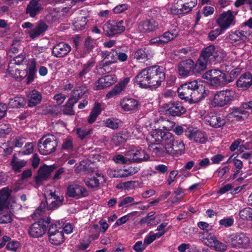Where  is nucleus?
<instances>
[{"label":"nucleus","mask_w":252,"mask_h":252,"mask_svg":"<svg viewBox=\"0 0 252 252\" xmlns=\"http://www.w3.org/2000/svg\"><path fill=\"white\" fill-rule=\"evenodd\" d=\"M189 129V127H183L181 126H177L173 128V131L178 135H184L188 138V135L186 134V132L188 131Z\"/></svg>","instance_id":"nucleus-57"},{"label":"nucleus","mask_w":252,"mask_h":252,"mask_svg":"<svg viewBox=\"0 0 252 252\" xmlns=\"http://www.w3.org/2000/svg\"><path fill=\"white\" fill-rule=\"evenodd\" d=\"M220 52L216 50V47L214 45H209L206 48H203L200 53V55L204 59H206L209 63H216L219 62L221 58L220 55Z\"/></svg>","instance_id":"nucleus-14"},{"label":"nucleus","mask_w":252,"mask_h":252,"mask_svg":"<svg viewBox=\"0 0 252 252\" xmlns=\"http://www.w3.org/2000/svg\"><path fill=\"white\" fill-rule=\"evenodd\" d=\"M42 98L41 93L34 89L31 91L28 95V105L33 107L40 103Z\"/></svg>","instance_id":"nucleus-32"},{"label":"nucleus","mask_w":252,"mask_h":252,"mask_svg":"<svg viewBox=\"0 0 252 252\" xmlns=\"http://www.w3.org/2000/svg\"><path fill=\"white\" fill-rule=\"evenodd\" d=\"M73 143L70 137H68L63 140L62 145V150L69 152L73 150Z\"/></svg>","instance_id":"nucleus-51"},{"label":"nucleus","mask_w":252,"mask_h":252,"mask_svg":"<svg viewBox=\"0 0 252 252\" xmlns=\"http://www.w3.org/2000/svg\"><path fill=\"white\" fill-rule=\"evenodd\" d=\"M128 9V5L126 3L121 4L115 6L113 11L115 14H119L123 12Z\"/></svg>","instance_id":"nucleus-63"},{"label":"nucleus","mask_w":252,"mask_h":252,"mask_svg":"<svg viewBox=\"0 0 252 252\" xmlns=\"http://www.w3.org/2000/svg\"><path fill=\"white\" fill-rule=\"evenodd\" d=\"M207 121L211 126L215 128L221 127L226 123V120L224 117L216 114H212V116H209Z\"/></svg>","instance_id":"nucleus-34"},{"label":"nucleus","mask_w":252,"mask_h":252,"mask_svg":"<svg viewBox=\"0 0 252 252\" xmlns=\"http://www.w3.org/2000/svg\"><path fill=\"white\" fill-rule=\"evenodd\" d=\"M113 63L110 60H102L96 66L95 69L97 70V71L100 70L102 73L107 72L109 69L108 67Z\"/></svg>","instance_id":"nucleus-48"},{"label":"nucleus","mask_w":252,"mask_h":252,"mask_svg":"<svg viewBox=\"0 0 252 252\" xmlns=\"http://www.w3.org/2000/svg\"><path fill=\"white\" fill-rule=\"evenodd\" d=\"M11 191L8 188H3L0 190V210L8 207V200L11 195Z\"/></svg>","instance_id":"nucleus-37"},{"label":"nucleus","mask_w":252,"mask_h":252,"mask_svg":"<svg viewBox=\"0 0 252 252\" xmlns=\"http://www.w3.org/2000/svg\"><path fill=\"white\" fill-rule=\"evenodd\" d=\"M95 176L88 178L85 180V184L89 188L94 189L99 187L100 179L98 178L103 179V176L98 173L95 174Z\"/></svg>","instance_id":"nucleus-40"},{"label":"nucleus","mask_w":252,"mask_h":252,"mask_svg":"<svg viewBox=\"0 0 252 252\" xmlns=\"http://www.w3.org/2000/svg\"><path fill=\"white\" fill-rule=\"evenodd\" d=\"M48 236L50 242L54 245H60L64 241V233L56 228L55 223L52 220L48 229Z\"/></svg>","instance_id":"nucleus-12"},{"label":"nucleus","mask_w":252,"mask_h":252,"mask_svg":"<svg viewBox=\"0 0 252 252\" xmlns=\"http://www.w3.org/2000/svg\"><path fill=\"white\" fill-rule=\"evenodd\" d=\"M66 194L67 196L75 199H80L88 195L86 189L77 184L69 185L67 187Z\"/></svg>","instance_id":"nucleus-16"},{"label":"nucleus","mask_w":252,"mask_h":252,"mask_svg":"<svg viewBox=\"0 0 252 252\" xmlns=\"http://www.w3.org/2000/svg\"><path fill=\"white\" fill-rule=\"evenodd\" d=\"M19 246V243L16 241H9L6 247L7 250L15 252L18 249Z\"/></svg>","instance_id":"nucleus-60"},{"label":"nucleus","mask_w":252,"mask_h":252,"mask_svg":"<svg viewBox=\"0 0 252 252\" xmlns=\"http://www.w3.org/2000/svg\"><path fill=\"white\" fill-rule=\"evenodd\" d=\"M235 92L232 89L217 92L214 95L212 103L215 107L229 105L235 100Z\"/></svg>","instance_id":"nucleus-5"},{"label":"nucleus","mask_w":252,"mask_h":252,"mask_svg":"<svg viewBox=\"0 0 252 252\" xmlns=\"http://www.w3.org/2000/svg\"><path fill=\"white\" fill-rule=\"evenodd\" d=\"M132 155L133 157L131 160L135 163H140L142 161H147L150 158L149 156L144 150L141 149H136Z\"/></svg>","instance_id":"nucleus-39"},{"label":"nucleus","mask_w":252,"mask_h":252,"mask_svg":"<svg viewBox=\"0 0 252 252\" xmlns=\"http://www.w3.org/2000/svg\"><path fill=\"white\" fill-rule=\"evenodd\" d=\"M26 102L25 98L22 96H15L9 99L8 106L11 108L23 107Z\"/></svg>","instance_id":"nucleus-42"},{"label":"nucleus","mask_w":252,"mask_h":252,"mask_svg":"<svg viewBox=\"0 0 252 252\" xmlns=\"http://www.w3.org/2000/svg\"><path fill=\"white\" fill-rule=\"evenodd\" d=\"M48 29L47 24L44 21L40 20L36 23L33 29L29 31L28 33L31 38L34 39L43 34Z\"/></svg>","instance_id":"nucleus-23"},{"label":"nucleus","mask_w":252,"mask_h":252,"mask_svg":"<svg viewBox=\"0 0 252 252\" xmlns=\"http://www.w3.org/2000/svg\"><path fill=\"white\" fill-rule=\"evenodd\" d=\"M123 24V20L118 22L114 20L108 21L103 26L104 34L110 37L122 33L126 30Z\"/></svg>","instance_id":"nucleus-7"},{"label":"nucleus","mask_w":252,"mask_h":252,"mask_svg":"<svg viewBox=\"0 0 252 252\" xmlns=\"http://www.w3.org/2000/svg\"><path fill=\"white\" fill-rule=\"evenodd\" d=\"M235 17L232 11H223L216 20V23L222 30H227L231 25L235 24Z\"/></svg>","instance_id":"nucleus-13"},{"label":"nucleus","mask_w":252,"mask_h":252,"mask_svg":"<svg viewBox=\"0 0 252 252\" xmlns=\"http://www.w3.org/2000/svg\"><path fill=\"white\" fill-rule=\"evenodd\" d=\"M212 247L218 252H223L227 248L226 245L224 243L218 241V240L216 241L215 244Z\"/></svg>","instance_id":"nucleus-61"},{"label":"nucleus","mask_w":252,"mask_h":252,"mask_svg":"<svg viewBox=\"0 0 252 252\" xmlns=\"http://www.w3.org/2000/svg\"><path fill=\"white\" fill-rule=\"evenodd\" d=\"M110 176L114 178H123L127 177L133 175L131 171H129L128 170L125 169H118L110 171Z\"/></svg>","instance_id":"nucleus-46"},{"label":"nucleus","mask_w":252,"mask_h":252,"mask_svg":"<svg viewBox=\"0 0 252 252\" xmlns=\"http://www.w3.org/2000/svg\"><path fill=\"white\" fill-rule=\"evenodd\" d=\"M234 219L232 216L224 218L219 221V224L224 227L227 228L233 225Z\"/></svg>","instance_id":"nucleus-54"},{"label":"nucleus","mask_w":252,"mask_h":252,"mask_svg":"<svg viewBox=\"0 0 252 252\" xmlns=\"http://www.w3.org/2000/svg\"><path fill=\"white\" fill-rule=\"evenodd\" d=\"M241 219L243 220L252 221V208L247 207L241 210L239 213Z\"/></svg>","instance_id":"nucleus-50"},{"label":"nucleus","mask_w":252,"mask_h":252,"mask_svg":"<svg viewBox=\"0 0 252 252\" xmlns=\"http://www.w3.org/2000/svg\"><path fill=\"white\" fill-rule=\"evenodd\" d=\"M58 144V140L55 136L52 134L44 135L38 142L39 152L43 155L52 154L56 151Z\"/></svg>","instance_id":"nucleus-4"},{"label":"nucleus","mask_w":252,"mask_h":252,"mask_svg":"<svg viewBox=\"0 0 252 252\" xmlns=\"http://www.w3.org/2000/svg\"><path fill=\"white\" fill-rule=\"evenodd\" d=\"M167 154L172 156H181L184 154L185 146L183 142L179 140H175L172 134V138H170L165 144Z\"/></svg>","instance_id":"nucleus-10"},{"label":"nucleus","mask_w":252,"mask_h":252,"mask_svg":"<svg viewBox=\"0 0 252 252\" xmlns=\"http://www.w3.org/2000/svg\"><path fill=\"white\" fill-rule=\"evenodd\" d=\"M87 18L85 17H82L80 20L76 21L74 23V26L77 30H82L84 29L87 24Z\"/></svg>","instance_id":"nucleus-58"},{"label":"nucleus","mask_w":252,"mask_h":252,"mask_svg":"<svg viewBox=\"0 0 252 252\" xmlns=\"http://www.w3.org/2000/svg\"><path fill=\"white\" fill-rule=\"evenodd\" d=\"M152 137L157 142H162L163 145L168 142L170 138H172V134L169 131H164L161 129H156L151 133Z\"/></svg>","instance_id":"nucleus-25"},{"label":"nucleus","mask_w":252,"mask_h":252,"mask_svg":"<svg viewBox=\"0 0 252 252\" xmlns=\"http://www.w3.org/2000/svg\"><path fill=\"white\" fill-rule=\"evenodd\" d=\"M186 134L188 135V138L190 140H193L195 143L204 144L207 141L208 137L206 132L192 127H189V129L186 132Z\"/></svg>","instance_id":"nucleus-18"},{"label":"nucleus","mask_w":252,"mask_h":252,"mask_svg":"<svg viewBox=\"0 0 252 252\" xmlns=\"http://www.w3.org/2000/svg\"><path fill=\"white\" fill-rule=\"evenodd\" d=\"M150 44L158 46H162L165 45V43L162 38H161L160 35L159 37L151 39L150 41Z\"/></svg>","instance_id":"nucleus-62"},{"label":"nucleus","mask_w":252,"mask_h":252,"mask_svg":"<svg viewBox=\"0 0 252 252\" xmlns=\"http://www.w3.org/2000/svg\"><path fill=\"white\" fill-rule=\"evenodd\" d=\"M217 240L216 237L213 234L208 232L203 237L202 242L206 246L212 247Z\"/></svg>","instance_id":"nucleus-49"},{"label":"nucleus","mask_w":252,"mask_h":252,"mask_svg":"<svg viewBox=\"0 0 252 252\" xmlns=\"http://www.w3.org/2000/svg\"><path fill=\"white\" fill-rule=\"evenodd\" d=\"M55 223L56 228L59 229L63 233L69 234L72 232L73 227L70 224L67 223L64 226V223L63 221L53 220Z\"/></svg>","instance_id":"nucleus-47"},{"label":"nucleus","mask_w":252,"mask_h":252,"mask_svg":"<svg viewBox=\"0 0 252 252\" xmlns=\"http://www.w3.org/2000/svg\"><path fill=\"white\" fill-rule=\"evenodd\" d=\"M177 92L180 98L192 104L204 99L207 95L208 91L201 82L193 80L180 85Z\"/></svg>","instance_id":"nucleus-2"},{"label":"nucleus","mask_w":252,"mask_h":252,"mask_svg":"<svg viewBox=\"0 0 252 252\" xmlns=\"http://www.w3.org/2000/svg\"><path fill=\"white\" fill-rule=\"evenodd\" d=\"M127 138L126 134L123 132H120L113 135L112 138V142L115 146H118L124 143L126 141Z\"/></svg>","instance_id":"nucleus-45"},{"label":"nucleus","mask_w":252,"mask_h":252,"mask_svg":"<svg viewBox=\"0 0 252 252\" xmlns=\"http://www.w3.org/2000/svg\"><path fill=\"white\" fill-rule=\"evenodd\" d=\"M170 11L173 16H176L178 18H180L183 15H187L185 14V12L182 7L180 8H177L175 6L172 7L170 8Z\"/></svg>","instance_id":"nucleus-56"},{"label":"nucleus","mask_w":252,"mask_h":252,"mask_svg":"<svg viewBox=\"0 0 252 252\" xmlns=\"http://www.w3.org/2000/svg\"><path fill=\"white\" fill-rule=\"evenodd\" d=\"M139 105V102L134 98L125 97L120 101V106L126 111L136 110Z\"/></svg>","instance_id":"nucleus-30"},{"label":"nucleus","mask_w":252,"mask_h":252,"mask_svg":"<svg viewBox=\"0 0 252 252\" xmlns=\"http://www.w3.org/2000/svg\"><path fill=\"white\" fill-rule=\"evenodd\" d=\"M25 59V55L23 54H20L14 57L13 59V60H11L10 61V63H14L17 65H20L23 63Z\"/></svg>","instance_id":"nucleus-64"},{"label":"nucleus","mask_w":252,"mask_h":252,"mask_svg":"<svg viewBox=\"0 0 252 252\" xmlns=\"http://www.w3.org/2000/svg\"><path fill=\"white\" fill-rule=\"evenodd\" d=\"M208 63H209V62L200 55L195 63L194 62L193 65L194 75H198L205 71L207 68Z\"/></svg>","instance_id":"nucleus-33"},{"label":"nucleus","mask_w":252,"mask_h":252,"mask_svg":"<svg viewBox=\"0 0 252 252\" xmlns=\"http://www.w3.org/2000/svg\"><path fill=\"white\" fill-rule=\"evenodd\" d=\"M177 4H180L185 14H188L197 4V0H177Z\"/></svg>","instance_id":"nucleus-38"},{"label":"nucleus","mask_w":252,"mask_h":252,"mask_svg":"<svg viewBox=\"0 0 252 252\" xmlns=\"http://www.w3.org/2000/svg\"><path fill=\"white\" fill-rule=\"evenodd\" d=\"M12 220V214L10 213L8 207L0 210V223H8Z\"/></svg>","instance_id":"nucleus-43"},{"label":"nucleus","mask_w":252,"mask_h":252,"mask_svg":"<svg viewBox=\"0 0 252 252\" xmlns=\"http://www.w3.org/2000/svg\"><path fill=\"white\" fill-rule=\"evenodd\" d=\"M153 154L159 157H164L166 155H168L165 145H164L163 147H161V146L159 145Z\"/></svg>","instance_id":"nucleus-59"},{"label":"nucleus","mask_w":252,"mask_h":252,"mask_svg":"<svg viewBox=\"0 0 252 252\" xmlns=\"http://www.w3.org/2000/svg\"><path fill=\"white\" fill-rule=\"evenodd\" d=\"M250 35V31L236 30L231 31L229 35V38L234 42H244L248 40Z\"/></svg>","instance_id":"nucleus-28"},{"label":"nucleus","mask_w":252,"mask_h":252,"mask_svg":"<svg viewBox=\"0 0 252 252\" xmlns=\"http://www.w3.org/2000/svg\"><path fill=\"white\" fill-rule=\"evenodd\" d=\"M167 115L173 117H180L186 112V108L181 101H171L163 106Z\"/></svg>","instance_id":"nucleus-9"},{"label":"nucleus","mask_w":252,"mask_h":252,"mask_svg":"<svg viewBox=\"0 0 252 252\" xmlns=\"http://www.w3.org/2000/svg\"><path fill=\"white\" fill-rule=\"evenodd\" d=\"M165 80V68L153 65L141 70L133 79V83L141 88L156 89Z\"/></svg>","instance_id":"nucleus-1"},{"label":"nucleus","mask_w":252,"mask_h":252,"mask_svg":"<svg viewBox=\"0 0 252 252\" xmlns=\"http://www.w3.org/2000/svg\"><path fill=\"white\" fill-rule=\"evenodd\" d=\"M54 169L53 165L44 164L41 166L37 171V175L34 177L36 184L41 185L44 182L48 180Z\"/></svg>","instance_id":"nucleus-15"},{"label":"nucleus","mask_w":252,"mask_h":252,"mask_svg":"<svg viewBox=\"0 0 252 252\" xmlns=\"http://www.w3.org/2000/svg\"><path fill=\"white\" fill-rule=\"evenodd\" d=\"M249 115V112L243 110L240 106L239 107H233L231 112L228 114V116L232 119V121L241 122L244 121Z\"/></svg>","instance_id":"nucleus-24"},{"label":"nucleus","mask_w":252,"mask_h":252,"mask_svg":"<svg viewBox=\"0 0 252 252\" xmlns=\"http://www.w3.org/2000/svg\"><path fill=\"white\" fill-rule=\"evenodd\" d=\"M70 45L64 42H60L55 45L52 50V55L56 58H63L71 51Z\"/></svg>","instance_id":"nucleus-19"},{"label":"nucleus","mask_w":252,"mask_h":252,"mask_svg":"<svg viewBox=\"0 0 252 252\" xmlns=\"http://www.w3.org/2000/svg\"><path fill=\"white\" fill-rule=\"evenodd\" d=\"M228 241L234 248L247 249L250 245V238L243 232L233 233L229 235Z\"/></svg>","instance_id":"nucleus-8"},{"label":"nucleus","mask_w":252,"mask_h":252,"mask_svg":"<svg viewBox=\"0 0 252 252\" xmlns=\"http://www.w3.org/2000/svg\"><path fill=\"white\" fill-rule=\"evenodd\" d=\"M27 162L24 160L14 162V161H10V165L12 167V170L16 173H19L21 172L22 168L26 165Z\"/></svg>","instance_id":"nucleus-52"},{"label":"nucleus","mask_w":252,"mask_h":252,"mask_svg":"<svg viewBox=\"0 0 252 252\" xmlns=\"http://www.w3.org/2000/svg\"><path fill=\"white\" fill-rule=\"evenodd\" d=\"M178 35V31L177 28L169 30L161 35L165 44L174 39Z\"/></svg>","instance_id":"nucleus-44"},{"label":"nucleus","mask_w":252,"mask_h":252,"mask_svg":"<svg viewBox=\"0 0 252 252\" xmlns=\"http://www.w3.org/2000/svg\"><path fill=\"white\" fill-rule=\"evenodd\" d=\"M75 104L76 103L69 98L65 104L62 106L61 112L64 115H74L75 112L73 107Z\"/></svg>","instance_id":"nucleus-41"},{"label":"nucleus","mask_w":252,"mask_h":252,"mask_svg":"<svg viewBox=\"0 0 252 252\" xmlns=\"http://www.w3.org/2000/svg\"><path fill=\"white\" fill-rule=\"evenodd\" d=\"M239 90L248 91L252 86V73L249 71L242 73L235 83Z\"/></svg>","instance_id":"nucleus-17"},{"label":"nucleus","mask_w":252,"mask_h":252,"mask_svg":"<svg viewBox=\"0 0 252 252\" xmlns=\"http://www.w3.org/2000/svg\"><path fill=\"white\" fill-rule=\"evenodd\" d=\"M129 80L130 78L129 77H126L119 82L106 95V97L110 98L120 94V93L125 89L126 86L129 82Z\"/></svg>","instance_id":"nucleus-29"},{"label":"nucleus","mask_w":252,"mask_h":252,"mask_svg":"<svg viewBox=\"0 0 252 252\" xmlns=\"http://www.w3.org/2000/svg\"><path fill=\"white\" fill-rule=\"evenodd\" d=\"M139 25L142 27L143 32H150L158 28V24L154 19H150L141 22Z\"/></svg>","instance_id":"nucleus-36"},{"label":"nucleus","mask_w":252,"mask_h":252,"mask_svg":"<svg viewBox=\"0 0 252 252\" xmlns=\"http://www.w3.org/2000/svg\"><path fill=\"white\" fill-rule=\"evenodd\" d=\"M63 201V196H58L55 192H51L46 197L47 210H53L58 208L62 205Z\"/></svg>","instance_id":"nucleus-21"},{"label":"nucleus","mask_w":252,"mask_h":252,"mask_svg":"<svg viewBox=\"0 0 252 252\" xmlns=\"http://www.w3.org/2000/svg\"><path fill=\"white\" fill-rule=\"evenodd\" d=\"M204 78L210 81L211 86L218 87L229 83L226 73L217 69H213L207 71Z\"/></svg>","instance_id":"nucleus-6"},{"label":"nucleus","mask_w":252,"mask_h":252,"mask_svg":"<svg viewBox=\"0 0 252 252\" xmlns=\"http://www.w3.org/2000/svg\"><path fill=\"white\" fill-rule=\"evenodd\" d=\"M52 222V220L49 217L39 219L29 227L28 229L29 236L34 238L43 236L48 231V228H49Z\"/></svg>","instance_id":"nucleus-3"},{"label":"nucleus","mask_w":252,"mask_h":252,"mask_svg":"<svg viewBox=\"0 0 252 252\" xmlns=\"http://www.w3.org/2000/svg\"><path fill=\"white\" fill-rule=\"evenodd\" d=\"M242 69L240 67H236L230 71L228 79L229 83L232 82L239 75H241Z\"/></svg>","instance_id":"nucleus-55"},{"label":"nucleus","mask_w":252,"mask_h":252,"mask_svg":"<svg viewBox=\"0 0 252 252\" xmlns=\"http://www.w3.org/2000/svg\"><path fill=\"white\" fill-rule=\"evenodd\" d=\"M40 0H31L27 5L26 12L31 17H34L42 9V7L39 3Z\"/></svg>","instance_id":"nucleus-31"},{"label":"nucleus","mask_w":252,"mask_h":252,"mask_svg":"<svg viewBox=\"0 0 252 252\" xmlns=\"http://www.w3.org/2000/svg\"><path fill=\"white\" fill-rule=\"evenodd\" d=\"M104 126L112 129H117L119 127V123L114 118H108L103 121Z\"/></svg>","instance_id":"nucleus-53"},{"label":"nucleus","mask_w":252,"mask_h":252,"mask_svg":"<svg viewBox=\"0 0 252 252\" xmlns=\"http://www.w3.org/2000/svg\"><path fill=\"white\" fill-rule=\"evenodd\" d=\"M117 77L115 74L107 75L98 79L95 83L94 90H100L109 87L115 83Z\"/></svg>","instance_id":"nucleus-20"},{"label":"nucleus","mask_w":252,"mask_h":252,"mask_svg":"<svg viewBox=\"0 0 252 252\" xmlns=\"http://www.w3.org/2000/svg\"><path fill=\"white\" fill-rule=\"evenodd\" d=\"M95 61L93 58H91L85 63L82 64V69L76 74V80L82 83L86 81L87 80V74L91 71V69L95 65Z\"/></svg>","instance_id":"nucleus-22"},{"label":"nucleus","mask_w":252,"mask_h":252,"mask_svg":"<svg viewBox=\"0 0 252 252\" xmlns=\"http://www.w3.org/2000/svg\"><path fill=\"white\" fill-rule=\"evenodd\" d=\"M36 62L35 59H32L28 67V72L26 75L27 84H30L34 80L35 78L36 69Z\"/></svg>","instance_id":"nucleus-35"},{"label":"nucleus","mask_w":252,"mask_h":252,"mask_svg":"<svg viewBox=\"0 0 252 252\" xmlns=\"http://www.w3.org/2000/svg\"><path fill=\"white\" fill-rule=\"evenodd\" d=\"M153 56L152 49L148 47H145L137 49L134 54V58L136 60L144 62L150 60Z\"/></svg>","instance_id":"nucleus-26"},{"label":"nucleus","mask_w":252,"mask_h":252,"mask_svg":"<svg viewBox=\"0 0 252 252\" xmlns=\"http://www.w3.org/2000/svg\"><path fill=\"white\" fill-rule=\"evenodd\" d=\"M88 89L86 84H82L76 87L71 92L70 98L75 103H77L79 99L88 92Z\"/></svg>","instance_id":"nucleus-27"},{"label":"nucleus","mask_w":252,"mask_h":252,"mask_svg":"<svg viewBox=\"0 0 252 252\" xmlns=\"http://www.w3.org/2000/svg\"><path fill=\"white\" fill-rule=\"evenodd\" d=\"M194 61L190 59L182 60L178 63L177 70L178 75L181 78H186L194 74L193 65Z\"/></svg>","instance_id":"nucleus-11"}]
</instances>
